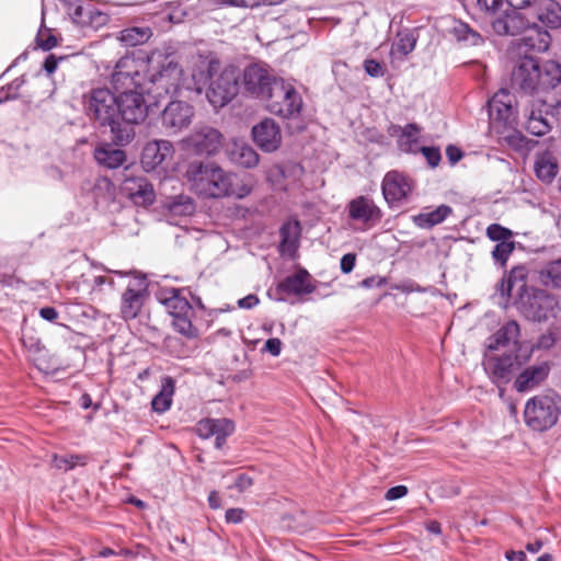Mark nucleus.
I'll list each match as a JSON object with an SVG mask.
<instances>
[{
  "label": "nucleus",
  "instance_id": "nucleus-5",
  "mask_svg": "<svg viewBox=\"0 0 561 561\" xmlns=\"http://www.w3.org/2000/svg\"><path fill=\"white\" fill-rule=\"evenodd\" d=\"M517 101L506 89L497 91L488 102L490 128L499 138L513 148H520L525 137L516 129Z\"/></svg>",
  "mask_w": 561,
  "mask_h": 561
},
{
  "label": "nucleus",
  "instance_id": "nucleus-7",
  "mask_svg": "<svg viewBox=\"0 0 561 561\" xmlns=\"http://www.w3.org/2000/svg\"><path fill=\"white\" fill-rule=\"evenodd\" d=\"M561 415V396L556 392L538 394L527 400L524 420L528 427L543 432L551 428Z\"/></svg>",
  "mask_w": 561,
  "mask_h": 561
},
{
  "label": "nucleus",
  "instance_id": "nucleus-41",
  "mask_svg": "<svg viewBox=\"0 0 561 561\" xmlns=\"http://www.w3.org/2000/svg\"><path fill=\"white\" fill-rule=\"evenodd\" d=\"M523 44L530 50L536 53H543L549 48L550 35L548 32L535 31V35L525 36L522 38Z\"/></svg>",
  "mask_w": 561,
  "mask_h": 561
},
{
  "label": "nucleus",
  "instance_id": "nucleus-32",
  "mask_svg": "<svg viewBox=\"0 0 561 561\" xmlns=\"http://www.w3.org/2000/svg\"><path fill=\"white\" fill-rule=\"evenodd\" d=\"M142 289H135L130 285L124 291L121 302V316L124 320L135 319L144 304Z\"/></svg>",
  "mask_w": 561,
  "mask_h": 561
},
{
  "label": "nucleus",
  "instance_id": "nucleus-31",
  "mask_svg": "<svg viewBox=\"0 0 561 561\" xmlns=\"http://www.w3.org/2000/svg\"><path fill=\"white\" fill-rule=\"evenodd\" d=\"M228 157L232 163L247 169L256 167L260 160L257 152L243 141H233L228 149Z\"/></svg>",
  "mask_w": 561,
  "mask_h": 561
},
{
  "label": "nucleus",
  "instance_id": "nucleus-18",
  "mask_svg": "<svg viewBox=\"0 0 561 561\" xmlns=\"http://www.w3.org/2000/svg\"><path fill=\"white\" fill-rule=\"evenodd\" d=\"M533 171L542 184H551L559 174L560 163L558 153L550 148L538 149L533 157Z\"/></svg>",
  "mask_w": 561,
  "mask_h": 561
},
{
  "label": "nucleus",
  "instance_id": "nucleus-9",
  "mask_svg": "<svg viewBox=\"0 0 561 561\" xmlns=\"http://www.w3.org/2000/svg\"><path fill=\"white\" fill-rule=\"evenodd\" d=\"M530 353L522 356L517 353H505L503 355L486 354L484 356V370L491 381L499 388L502 396L504 389L502 386L508 383L515 373L528 362Z\"/></svg>",
  "mask_w": 561,
  "mask_h": 561
},
{
  "label": "nucleus",
  "instance_id": "nucleus-36",
  "mask_svg": "<svg viewBox=\"0 0 561 561\" xmlns=\"http://www.w3.org/2000/svg\"><path fill=\"white\" fill-rule=\"evenodd\" d=\"M174 380L167 376L162 379L160 391L153 397L151 405L153 411L163 413L168 411L172 404L174 393Z\"/></svg>",
  "mask_w": 561,
  "mask_h": 561
},
{
  "label": "nucleus",
  "instance_id": "nucleus-29",
  "mask_svg": "<svg viewBox=\"0 0 561 561\" xmlns=\"http://www.w3.org/2000/svg\"><path fill=\"white\" fill-rule=\"evenodd\" d=\"M527 268L525 266H515L511 270L506 278H504L499 287L502 296L518 298L522 293L529 289L526 286Z\"/></svg>",
  "mask_w": 561,
  "mask_h": 561
},
{
  "label": "nucleus",
  "instance_id": "nucleus-4",
  "mask_svg": "<svg viewBox=\"0 0 561 561\" xmlns=\"http://www.w3.org/2000/svg\"><path fill=\"white\" fill-rule=\"evenodd\" d=\"M185 178L191 188L199 196L206 198H220L225 196L243 198L251 192L248 185L238 183L237 175L226 172L211 161L190 162Z\"/></svg>",
  "mask_w": 561,
  "mask_h": 561
},
{
  "label": "nucleus",
  "instance_id": "nucleus-45",
  "mask_svg": "<svg viewBox=\"0 0 561 561\" xmlns=\"http://www.w3.org/2000/svg\"><path fill=\"white\" fill-rule=\"evenodd\" d=\"M512 231L497 224H492L486 228V236L492 241L508 242L512 238Z\"/></svg>",
  "mask_w": 561,
  "mask_h": 561
},
{
  "label": "nucleus",
  "instance_id": "nucleus-60",
  "mask_svg": "<svg viewBox=\"0 0 561 561\" xmlns=\"http://www.w3.org/2000/svg\"><path fill=\"white\" fill-rule=\"evenodd\" d=\"M62 59V57L57 58L55 55L50 54L44 61V69L48 75L53 73L57 69L58 61Z\"/></svg>",
  "mask_w": 561,
  "mask_h": 561
},
{
  "label": "nucleus",
  "instance_id": "nucleus-23",
  "mask_svg": "<svg viewBox=\"0 0 561 561\" xmlns=\"http://www.w3.org/2000/svg\"><path fill=\"white\" fill-rule=\"evenodd\" d=\"M122 192L138 206L151 205L154 201L152 185L144 176H128L122 183Z\"/></svg>",
  "mask_w": 561,
  "mask_h": 561
},
{
  "label": "nucleus",
  "instance_id": "nucleus-37",
  "mask_svg": "<svg viewBox=\"0 0 561 561\" xmlns=\"http://www.w3.org/2000/svg\"><path fill=\"white\" fill-rule=\"evenodd\" d=\"M416 36L414 32L409 28L400 30L397 33V38L391 46V55H400L401 57H405L411 54L416 46Z\"/></svg>",
  "mask_w": 561,
  "mask_h": 561
},
{
  "label": "nucleus",
  "instance_id": "nucleus-46",
  "mask_svg": "<svg viewBox=\"0 0 561 561\" xmlns=\"http://www.w3.org/2000/svg\"><path fill=\"white\" fill-rule=\"evenodd\" d=\"M504 0H477L479 10L488 15H495L500 12Z\"/></svg>",
  "mask_w": 561,
  "mask_h": 561
},
{
  "label": "nucleus",
  "instance_id": "nucleus-59",
  "mask_svg": "<svg viewBox=\"0 0 561 561\" xmlns=\"http://www.w3.org/2000/svg\"><path fill=\"white\" fill-rule=\"evenodd\" d=\"M260 300L256 295L250 294L238 300V307L241 309H252L259 305Z\"/></svg>",
  "mask_w": 561,
  "mask_h": 561
},
{
  "label": "nucleus",
  "instance_id": "nucleus-40",
  "mask_svg": "<svg viewBox=\"0 0 561 561\" xmlns=\"http://www.w3.org/2000/svg\"><path fill=\"white\" fill-rule=\"evenodd\" d=\"M453 34L458 42H463L469 46H477L482 43V36L471 28L468 24L458 22L453 27Z\"/></svg>",
  "mask_w": 561,
  "mask_h": 561
},
{
  "label": "nucleus",
  "instance_id": "nucleus-39",
  "mask_svg": "<svg viewBox=\"0 0 561 561\" xmlns=\"http://www.w3.org/2000/svg\"><path fill=\"white\" fill-rule=\"evenodd\" d=\"M165 208L173 216H190L195 211V203L187 195H176L165 202Z\"/></svg>",
  "mask_w": 561,
  "mask_h": 561
},
{
  "label": "nucleus",
  "instance_id": "nucleus-35",
  "mask_svg": "<svg viewBox=\"0 0 561 561\" xmlns=\"http://www.w3.org/2000/svg\"><path fill=\"white\" fill-rule=\"evenodd\" d=\"M451 213V207L447 205H440L433 210L419 214L414 217V222L420 228L430 229L436 225L442 224Z\"/></svg>",
  "mask_w": 561,
  "mask_h": 561
},
{
  "label": "nucleus",
  "instance_id": "nucleus-19",
  "mask_svg": "<svg viewBox=\"0 0 561 561\" xmlns=\"http://www.w3.org/2000/svg\"><path fill=\"white\" fill-rule=\"evenodd\" d=\"M520 330L516 321L503 324L494 334L488 337L485 346L489 352L510 348V353H520L523 344L519 341Z\"/></svg>",
  "mask_w": 561,
  "mask_h": 561
},
{
  "label": "nucleus",
  "instance_id": "nucleus-22",
  "mask_svg": "<svg viewBox=\"0 0 561 561\" xmlns=\"http://www.w3.org/2000/svg\"><path fill=\"white\" fill-rule=\"evenodd\" d=\"M546 103L538 104L536 100H525L522 103L525 128L534 136H543L551 129V124L542 111Z\"/></svg>",
  "mask_w": 561,
  "mask_h": 561
},
{
  "label": "nucleus",
  "instance_id": "nucleus-53",
  "mask_svg": "<svg viewBox=\"0 0 561 561\" xmlns=\"http://www.w3.org/2000/svg\"><path fill=\"white\" fill-rule=\"evenodd\" d=\"M356 262V255L353 253H346L342 256L340 266L344 274H348L354 270Z\"/></svg>",
  "mask_w": 561,
  "mask_h": 561
},
{
  "label": "nucleus",
  "instance_id": "nucleus-56",
  "mask_svg": "<svg viewBox=\"0 0 561 561\" xmlns=\"http://www.w3.org/2000/svg\"><path fill=\"white\" fill-rule=\"evenodd\" d=\"M407 493L408 488L405 485H396L387 491L385 497L389 501H393L403 497Z\"/></svg>",
  "mask_w": 561,
  "mask_h": 561
},
{
  "label": "nucleus",
  "instance_id": "nucleus-42",
  "mask_svg": "<svg viewBox=\"0 0 561 561\" xmlns=\"http://www.w3.org/2000/svg\"><path fill=\"white\" fill-rule=\"evenodd\" d=\"M194 313H185L172 319V325L180 334L194 339L198 335V330L193 325L192 318Z\"/></svg>",
  "mask_w": 561,
  "mask_h": 561
},
{
  "label": "nucleus",
  "instance_id": "nucleus-30",
  "mask_svg": "<svg viewBox=\"0 0 561 561\" xmlns=\"http://www.w3.org/2000/svg\"><path fill=\"white\" fill-rule=\"evenodd\" d=\"M300 231V224L296 219L287 220L282 225L279 229V251L282 254L293 256L296 253L298 249Z\"/></svg>",
  "mask_w": 561,
  "mask_h": 561
},
{
  "label": "nucleus",
  "instance_id": "nucleus-51",
  "mask_svg": "<svg viewBox=\"0 0 561 561\" xmlns=\"http://www.w3.org/2000/svg\"><path fill=\"white\" fill-rule=\"evenodd\" d=\"M69 9L73 8L71 12L72 20L78 23H85L84 20V9L77 4L78 0H61Z\"/></svg>",
  "mask_w": 561,
  "mask_h": 561
},
{
  "label": "nucleus",
  "instance_id": "nucleus-15",
  "mask_svg": "<svg viewBox=\"0 0 561 561\" xmlns=\"http://www.w3.org/2000/svg\"><path fill=\"white\" fill-rule=\"evenodd\" d=\"M414 187L413 181L399 171L388 172L382 180V194L389 205L405 201Z\"/></svg>",
  "mask_w": 561,
  "mask_h": 561
},
{
  "label": "nucleus",
  "instance_id": "nucleus-64",
  "mask_svg": "<svg viewBox=\"0 0 561 561\" xmlns=\"http://www.w3.org/2000/svg\"><path fill=\"white\" fill-rule=\"evenodd\" d=\"M208 504L211 508L217 510L221 506V500L216 491H211L208 495Z\"/></svg>",
  "mask_w": 561,
  "mask_h": 561
},
{
  "label": "nucleus",
  "instance_id": "nucleus-25",
  "mask_svg": "<svg viewBox=\"0 0 561 561\" xmlns=\"http://www.w3.org/2000/svg\"><path fill=\"white\" fill-rule=\"evenodd\" d=\"M529 12L530 19L534 20V27L538 22L552 30L561 26V5L554 0H536Z\"/></svg>",
  "mask_w": 561,
  "mask_h": 561
},
{
  "label": "nucleus",
  "instance_id": "nucleus-58",
  "mask_svg": "<svg viewBox=\"0 0 561 561\" xmlns=\"http://www.w3.org/2000/svg\"><path fill=\"white\" fill-rule=\"evenodd\" d=\"M504 2L508 5V8L530 11L536 0H504Z\"/></svg>",
  "mask_w": 561,
  "mask_h": 561
},
{
  "label": "nucleus",
  "instance_id": "nucleus-34",
  "mask_svg": "<svg viewBox=\"0 0 561 561\" xmlns=\"http://www.w3.org/2000/svg\"><path fill=\"white\" fill-rule=\"evenodd\" d=\"M94 158L98 163L108 169H116L126 161L125 151L110 145L98 147L94 151Z\"/></svg>",
  "mask_w": 561,
  "mask_h": 561
},
{
  "label": "nucleus",
  "instance_id": "nucleus-43",
  "mask_svg": "<svg viewBox=\"0 0 561 561\" xmlns=\"http://www.w3.org/2000/svg\"><path fill=\"white\" fill-rule=\"evenodd\" d=\"M542 276L547 285L561 288V260L549 263Z\"/></svg>",
  "mask_w": 561,
  "mask_h": 561
},
{
  "label": "nucleus",
  "instance_id": "nucleus-26",
  "mask_svg": "<svg viewBox=\"0 0 561 561\" xmlns=\"http://www.w3.org/2000/svg\"><path fill=\"white\" fill-rule=\"evenodd\" d=\"M550 366L542 362L522 370L514 380V388L518 392H528L541 385L548 377Z\"/></svg>",
  "mask_w": 561,
  "mask_h": 561
},
{
  "label": "nucleus",
  "instance_id": "nucleus-57",
  "mask_svg": "<svg viewBox=\"0 0 561 561\" xmlns=\"http://www.w3.org/2000/svg\"><path fill=\"white\" fill-rule=\"evenodd\" d=\"M387 283L385 277L380 276H370L366 277L360 282V287L363 288H373V287H381Z\"/></svg>",
  "mask_w": 561,
  "mask_h": 561
},
{
  "label": "nucleus",
  "instance_id": "nucleus-6",
  "mask_svg": "<svg viewBox=\"0 0 561 561\" xmlns=\"http://www.w3.org/2000/svg\"><path fill=\"white\" fill-rule=\"evenodd\" d=\"M87 114L100 126L108 127L114 141L123 145L133 139V128L123 126L119 122L118 95L116 96L108 89L100 88L91 91Z\"/></svg>",
  "mask_w": 561,
  "mask_h": 561
},
{
  "label": "nucleus",
  "instance_id": "nucleus-1",
  "mask_svg": "<svg viewBox=\"0 0 561 561\" xmlns=\"http://www.w3.org/2000/svg\"><path fill=\"white\" fill-rule=\"evenodd\" d=\"M145 60L133 56L122 57L112 75V84L118 94L119 122L123 126L131 128L144 122L148 115V105L144 94L146 87L142 83Z\"/></svg>",
  "mask_w": 561,
  "mask_h": 561
},
{
  "label": "nucleus",
  "instance_id": "nucleus-11",
  "mask_svg": "<svg viewBox=\"0 0 561 561\" xmlns=\"http://www.w3.org/2000/svg\"><path fill=\"white\" fill-rule=\"evenodd\" d=\"M222 145V135L216 128L202 125L182 140L183 149L195 156L216 154Z\"/></svg>",
  "mask_w": 561,
  "mask_h": 561
},
{
  "label": "nucleus",
  "instance_id": "nucleus-48",
  "mask_svg": "<svg viewBox=\"0 0 561 561\" xmlns=\"http://www.w3.org/2000/svg\"><path fill=\"white\" fill-rule=\"evenodd\" d=\"M56 466L60 469L69 470L75 468L77 465H84V457L79 455H71L69 457L55 458Z\"/></svg>",
  "mask_w": 561,
  "mask_h": 561
},
{
  "label": "nucleus",
  "instance_id": "nucleus-20",
  "mask_svg": "<svg viewBox=\"0 0 561 561\" xmlns=\"http://www.w3.org/2000/svg\"><path fill=\"white\" fill-rule=\"evenodd\" d=\"M350 219L365 227H373L382 217L381 209L367 196H358L347 204Z\"/></svg>",
  "mask_w": 561,
  "mask_h": 561
},
{
  "label": "nucleus",
  "instance_id": "nucleus-38",
  "mask_svg": "<svg viewBox=\"0 0 561 561\" xmlns=\"http://www.w3.org/2000/svg\"><path fill=\"white\" fill-rule=\"evenodd\" d=\"M152 36V32L147 26L128 27L121 32L119 41L128 47L145 44Z\"/></svg>",
  "mask_w": 561,
  "mask_h": 561
},
{
  "label": "nucleus",
  "instance_id": "nucleus-50",
  "mask_svg": "<svg viewBox=\"0 0 561 561\" xmlns=\"http://www.w3.org/2000/svg\"><path fill=\"white\" fill-rule=\"evenodd\" d=\"M421 152L423 153V156L425 157L427 163L431 165V167H437L440 159H442V156H440V151L438 148L436 147H422L421 148Z\"/></svg>",
  "mask_w": 561,
  "mask_h": 561
},
{
  "label": "nucleus",
  "instance_id": "nucleus-47",
  "mask_svg": "<svg viewBox=\"0 0 561 561\" xmlns=\"http://www.w3.org/2000/svg\"><path fill=\"white\" fill-rule=\"evenodd\" d=\"M253 485V479L247 473H238L228 489H234L239 493L248 491Z\"/></svg>",
  "mask_w": 561,
  "mask_h": 561
},
{
  "label": "nucleus",
  "instance_id": "nucleus-54",
  "mask_svg": "<svg viewBox=\"0 0 561 561\" xmlns=\"http://www.w3.org/2000/svg\"><path fill=\"white\" fill-rule=\"evenodd\" d=\"M244 514L242 508H229L226 512L225 518L227 523L239 524L243 520Z\"/></svg>",
  "mask_w": 561,
  "mask_h": 561
},
{
  "label": "nucleus",
  "instance_id": "nucleus-10",
  "mask_svg": "<svg viewBox=\"0 0 561 561\" xmlns=\"http://www.w3.org/2000/svg\"><path fill=\"white\" fill-rule=\"evenodd\" d=\"M518 310L528 320L541 322L553 316L556 299L543 289H529L515 299Z\"/></svg>",
  "mask_w": 561,
  "mask_h": 561
},
{
  "label": "nucleus",
  "instance_id": "nucleus-24",
  "mask_svg": "<svg viewBox=\"0 0 561 561\" xmlns=\"http://www.w3.org/2000/svg\"><path fill=\"white\" fill-rule=\"evenodd\" d=\"M234 432V423L229 419H205L198 422L197 433L201 437L215 436V446L220 449L228 436Z\"/></svg>",
  "mask_w": 561,
  "mask_h": 561
},
{
  "label": "nucleus",
  "instance_id": "nucleus-52",
  "mask_svg": "<svg viewBox=\"0 0 561 561\" xmlns=\"http://www.w3.org/2000/svg\"><path fill=\"white\" fill-rule=\"evenodd\" d=\"M282 341L277 337L268 339L263 347V352L270 353L272 356H278L282 352Z\"/></svg>",
  "mask_w": 561,
  "mask_h": 561
},
{
  "label": "nucleus",
  "instance_id": "nucleus-8",
  "mask_svg": "<svg viewBox=\"0 0 561 561\" xmlns=\"http://www.w3.org/2000/svg\"><path fill=\"white\" fill-rule=\"evenodd\" d=\"M263 101L270 113L285 119L299 117L304 106L299 91L291 82L284 79L275 80L272 83V88Z\"/></svg>",
  "mask_w": 561,
  "mask_h": 561
},
{
  "label": "nucleus",
  "instance_id": "nucleus-16",
  "mask_svg": "<svg viewBox=\"0 0 561 561\" xmlns=\"http://www.w3.org/2000/svg\"><path fill=\"white\" fill-rule=\"evenodd\" d=\"M277 78L270 75L268 70L259 64L248 66L243 71V85L248 93L264 100Z\"/></svg>",
  "mask_w": 561,
  "mask_h": 561
},
{
  "label": "nucleus",
  "instance_id": "nucleus-49",
  "mask_svg": "<svg viewBox=\"0 0 561 561\" xmlns=\"http://www.w3.org/2000/svg\"><path fill=\"white\" fill-rule=\"evenodd\" d=\"M363 66L366 73L373 78H379L385 75L383 67L379 61L375 59H366Z\"/></svg>",
  "mask_w": 561,
  "mask_h": 561
},
{
  "label": "nucleus",
  "instance_id": "nucleus-62",
  "mask_svg": "<svg viewBox=\"0 0 561 561\" xmlns=\"http://www.w3.org/2000/svg\"><path fill=\"white\" fill-rule=\"evenodd\" d=\"M39 316L47 321H55L58 318V312L53 307H44L39 310Z\"/></svg>",
  "mask_w": 561,
  "mask_h": 561
},
{
  "label": "nucleus",
  "instance_id": "nucleus-55",
  "mask_svg": "<svg viewBox=\"0 0 561 561\" xmlns=\"http://www.w3.org/2000/svg\"><path fill=\"white\" fill-rule=\"evenodd\" d=\"M37 44L43 50H50L57 45V39L54 35L49 34L46 37L39 33L37 35Z\"/></svg>",
  "mask_w": 561,
  "mask_h": 561
},
{
  "label": "nucleus",
  "instance_id": "nucleus-63",
  "mask_svg": "<svg viewBox=\"0 0 561 561\" xmlns=\"http://www.w3.org/2000/svg\"><path fill=\"white\" fill-rule=\"evenodd\" d=\"M505 558L507 561H525L526 554L522 550H519V551L511 550L505 553Z\"/></svg>",
  "mask_w": 561,
  "mask_h": 561
},
{
  "label": "nucleus",
  "instance_id": "nucleus-44",
  "mask_svg": "<svg viewBox=\"0 0 561 561\" xmlns=\"http://www.w3.org/2000/svg\"><path fill=\"white\" fill-rule=\"evenodd\" d=\"M514 248L515 245L513 241L499 242L492 251V257L494 262L501 266H504L510 255L513 253Z\"/></svg>",
  "mask_w": 561,
  "mask_h": 561
},
{
  "label": "nucleus",
  "instance_id": "nucleus-33",
  "mask_svg": "<svg viewBox=\"0 0 561 561\" xmlns=\"http://www.w3.org/2000/svg\"><path fill=\"white\" fill-rule=\"evenodd\" d=\"M390 135L398 136L399 148L404 152L416 150L420 128L416 124H408L404 127L392 125L389 129Z\"/></svg>",
  "mask_w": 561,
  "mask_h": 561
},
{
  "label": "nucleus",
  "instance_id": "nucleus-28",
  "mask_svg": "<svg viewBox=\"0 0 561 561\" xmlns=\"http://www.w3.org/2000/svg\"><path fill=\"white\" fill-rule=\"evenodd\" d=\"M277 290L287 295H308L314 290L311 277L306 270L285 277L278 285Z\"/></svg>",
  "mask_w": 561,
  "mask_h": 561
},
{
  "label": "nucleus",
  "instance_id": "nucleus-21",
  "mask_svg": "<svg viewBox=\"0 0 561 561\" xmlns=\"http://www.w3.org/2000/svg\"><path fill=\"white\" fill-rule=\"evenodd\" d=\"M251 134L255 145L264 152H274L282 144L280 127L272 118H264L254 125Z\"/></svg>",
  "mask_w": 561,
  "mask_h": 561
},
{
  "label": "nucleus",
  "instance_id": "nucleus-14",
  "mask_svg": "<svg viewBox=\"0 0 561 561\" xmlns=\"http://www.w3.org/2000/svg\"><path fill=\"white\" fill-rule=\"evenodd\" d=\"M534 27L530 12L523 13L522 9H507L492 21L493 31L501 36H515Z\"/></svg>",
  "mask_w": 561,
  "mask_h": 561
},
{
  "label": "nucleus",
  "instance_id": "nucleus-12",
  "mask_svg": "<svg viewBox=\"0 0 561 561\" xmlns=\"http://www.w3.org/2000/svg\"><path fill=\"white\" fill-rule=\"evenodd\" d=\"M238 71L233 67H227L219 75L210 78L206 96L214 107H222L238 94Z\"/></svg>",
  "mask_w": 561,
  "mask_h": 561
},
{
  "label": "nucleus",
  "instance_id": "nucleus-2",
  "mask_svg": "<svg viewBox=\"0 0 561 561\" xmlns=\"http://www.w3.org/2000/svg\"><path fill=\"white\" fill-rule=\"evenodd\" d=\"M145 70H147V79L146 81L142 79V83L147 94L151 95L156 103L168 95L179 93L181 89L199 93L208 79V75L204 72L193 73V83H186L182 78L183 70L180 65L161 51H153L147 57L141 73Z\"/></svg>",
  "mask_w": 561,
  "mask_h": 561
},
{
  "label": "nucleus",
  "instance_id": "nucleus-3",
  "mask_svg": "<svg viewBox=\"0 0 561 561\" xmlns=\"http://www.w3.org/2000/svg\"><path fill=\"white\" fill-rule=\"evenodd\" d=\"M511 82L522 99L545 104V95L561 83V66L554 60L540 64L537 58L525 55L516 61Z\"/></svg>",
  "mask_w": 561,
  "mask_h": 561
},
{
  "label": "nucleus",
  "instance_id": "nucleus-61",
  "mask_svg": "<svg viewBox=\"0 0 561 561\" xmlns=\"http://www.w3.org/2000/svg\"><path fill=\"white\" fill-rule=\"evenodd\" d=\"M446 154L453 164L462 158L461 150L458 147L451 145L447 147Z\"/></svg>",
  "mask_w": 561,
  "mask_h": 561
},
{
  "label": "nucleus",
  "instance_id": "nucleus-17",
  "mask_svg": "<svg viewBox=\"0 0 561 561\" xmlns=\"http://www.w3.org/2000/svg\"><path fill=\"white\" fill-rule=\"evenodd\" d=\"M174 147L165 139L152 140L146 144L141 153V165L146 171H153L173 159Z\"/></svg>",
  "mask_w": 561,
  "mask_h": 561
},
{
  "label": "nucleus",
  "instance_id": "nucleus-13",
  "mask_svg": "<svg viewBox=\"0 0 561 561\" xmlns=\"http://www.w3.org/2000/svg\"><path fill=\"white\" fill-rule=\"evenodd\" d=\"M195 116L194 106L185 101H170L161 113V126L169 135L186 129Z\"/></svg>",
  "mask_w": 561,
  "mask_h": 561
},
{
  "label": "nucleus",
  "instance_id": "nucleus-27",
  "mask_svg": "<svg viewBox=\"0 0 561 561\" xmlns=\"http://www.w3.org/2000/svg\"><path fill=\"white\" fill-rule=\"evenodd\" d=\"M157 298L165 307L172 319L187 312L194 313L188 300L181 296L180 290L176 288L161 289L157 294Z\"/></svg>",
  "mask_w": 561,
  "mask_h": 561
}]
</instances>
